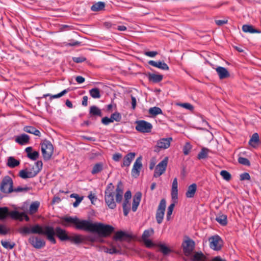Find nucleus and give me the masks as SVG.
Segmentation results:
<instances>
[{"label":"nucleus","instance_id":"f257e3e1","mask_svg":"<svg viewBox=\"0 0 261 261\" xmlns=\"http://www.w3.org/2000/svg\"><path fill=\"white\" fill-rule=\"evenodd\" d=\"M112 183L107 186L105 192V200L110 208L114 209L116 207V202L120 203L122 200L123 194V186L121 181H119L116 189Z\"/></svg>","mask_w":261,"mask_h":261},{"label":"nucleus","instance_id":"f03ea898","mask_svg":"<svg viewBox=\"0 0 261 261\" xmlns=\"http://www.w3.org/2000/svg\"><path fill=\"white\" fill-rule=\"evenodd\" d=\"M60 223L65 227L74 225L76 229L90 232H93L94 225L90 220H80L77 217L67 216L61 218Z\"/></svg>","mask_w":261,"mask_h":261},{"label":"nucleus","instance_id":"7ed1b4c3","mask_svg":"<svg viewBox=\"0 0 261 261\" xmlns=\"http://www.w3.org/2000/svg\"><path fill=\"white\" fill-rule=\"evenodd\" d=\"M32 233L46 235L47 239L52 244H55L56 240L55 238L54 228L50 226L44 227L39 224L31 226Z\"/></svg>","mask_w":261,"mask_h":261},{"label":"nucleus","instance_id":"20e7f679","mask_svg":"<svg viewBox=\"0 0 261 261\" xmlns=\"http://www.w3.org/2000/svg\"><path fill=\"white\" fill-rule=\"evenodd\" d=\"M114 228L110 225L101 223H94L93 232H97L100 237H108L114 231Z\"/></svg>","mask_w":261,"mask_h":261},{"label":"nucleus","instance_id":"39448f33","mask_svg":"<svg viewBox=\"0 0 261 261\" xmlns=\"http://www.w3.org/2000/svg\"><path fill=\"white\" fill-rule=\"evenodd\" d=\"M41 151L44 160H49L54 152V147L49 141L45 140L41 143Z\"/></svg>","mask_w":261,"mask_h":261},{"label":"nucleus","instance_id":"423d86ee","mask_svg":"<svg viewBox=\"0 0 261 261\" xmlns=\"http://www.w3.org/2000/svg\"><path fill=\"white\" fill-rule=\"evenodd\" d=\"M13 181L9 176H5L0 185V190L2 192L9 194L13 192Z\"/></svg>","mask_w":261,"mask_h":261},{"label":"nucleus","instance_id":"0eeeda50","mask_svg":"<svg viewBox=\"0 0 261 261\" xmlns=\"http://www.w3.org/2000/svg\"><path fill=\"white\" fill-rule=\"evenodd\" d=\"M166 207V200L165 199H161L158 205L155 214V218L158 224H161L163 222Z\"/></svg>","mask_w":261,"mask_h":261},{"label":"nucleus","instance_id":"6e6552de","mask_svg":"<svg viewBox=\"0 0 261 261\" xmlns=\"http://www.w3.org/2000/svg\"><path fill=\"white\" fill-rule=\"evenodd\" d=\"M136 129L141 133H150L151 131L152 124L145 120H139L136 122Z\"/></svg>","mask_w":261,"mask_h":261},{"label":"nucleus","instance_id":"1a4fd4ad","mask_svg":"<svg viewBox=\"0 0 261 261\" xmlns=\"http://www.w3.org/2000/svg\"><path fill=\"white\" fill-rule=\"evenodd\" d=\"M210 247L215 251L221 250L223 245V241L218 235L214 236L209 238Z\"/></svg>","mask_w":261,"mask_h":261},{"label":"nucleus","instance_id":"9d476101","mask_svg":"<svg viewBox=\"0 0 261 261\" xmlns=\"http://www.w3.org/2000/svg\"><path fill=\"white\" fill-rule=\"evenodd\" d=\"M29 243L35 248L39 249L45 246V241L36 236H31L28 240Z\"/></svg>","mask_w":261,"mask_h":261},{"label":"nucleus","instance_id":"9b49d317","mask_svg":"<svg viewBox=\"0 0 261 261\" xmlns=\"http://www.w3.org/2000/svg\"><path fill=\"white\" fill-rule=\"evenodd\" d=\"M168 160V158L166 157L157 165L153 174L154 177L160 176L165 172L167 166Z\"/></svg>","mask_w":261,"mask_h":261},{"label":"nucleus","instance_id":"f8f14e48","mask_svg":"<svg viewBox=\"0 0 261 261\" xmlns=\"http://www.w3.org/2000/svg\"><path fill=\"white\" fill-rule=\"evenodd\" d=\"M183 251L186 256H189L194 250L195 242L192 240H188L182 243Z\"/></svg>","mask_w":261,"mask_h":261},{"label":"nucleus","instance_id":"ddd939ff","mask_svg":"<svg viewBox=\"0 0 261 261\" xmlns=\"http://www.w3.org/2000/svg\"><path fill=\"white\" fill-rule=\"evenodd\" d=\"M142 167V157H138L135 161L132 170V176L135 178L138 177L140 175V170Z\"/></svg>","mask_w":261,"mask_h":261},{"label":"nucleus","instance_id":"4468645a","mask_svg":"<svg viewBox=\"0 0 261 261\" xmlns=\"http://www.w3.org/2000/svg\"><path fill=\"white\" fill-rule=\"evenodd\" d=\"M37 175L36 172L31 169L25 168L20 170L19 172L18 176L22 179L31 178L35 177Z\"/></svg>","mask_w":261,"mask_h":261},{"label":"nucleus","instance_id":"2eb2a0df","mask_svg":"<svg viewBox=\"0 0 261 261\" xmlns=\"http://www.w3.org/2000/svg\"><path fill=\"white\" fill-rule=\"evenodd\" d=\"M172 141V138L171 137L160 139L157 141L155 148L163 149H167L170 147Z\"/></svg>","mask_w":261,"mask_h":261},{"label":"nucleus","instance_id":"dca6fc26","mask_svg":"<svg viewBox=\"0 0 261 261\" xmlns=\"http://www.w3.org/2000/svg\"><path fill=\"white\" fill-rule=\"evenodd\" d=\"M55 236H56L62 241H67L69 239L66 231L60 227H57L54 229Z\"/></svg>","mask_w":261,"mask_h":261},{"label":"nucleus","instance_id":"f3484780","mask_svg":"<svg viewBox=\"0 0 261 261\" xmlns=\"http://www.w3.org/2000/svg\"><path fill=\"white\" fill-rule=\"evenodd\" d=\"M216 71L219 76L220 79L222 80L228 78L230 76V74L226 68L218 66L216 68Z\"/></svg>","mask_w":261,"mask_h":261},{"label":"nucleus","instance_id":"a211bd4d","mask_svg":"<svg viewBox=\"0 0 261 261\" xmlns=\"http://www.w3.org/2000/svg\"><path fill=\"white\" fill-rule=\"evenodd\" d=\"M136 156V153L130 152L127 153L123 159V163L121 167H128Z\"/></svg>","mask_w":261,"mask_h":261},{"label":"nucleus","instance_id":"6ab92c4d","mask_svg":"<svg viewBox=\"0 0 261 261\" xmlns=\"http://www.w3.org/2000/svg\"><path fill=\"white\" fill-rule=\"evenodd\" d=\"M142 197V193L140 192H137L133 197V201L132 204V211L136 212L140 204Z\"/></svg>","mask_w":261,"mask_h":261},{"label":"nucleus","instance_id":"aec40b11","mask_svg":"<svg viewBox=\"0 0 261 261\" xmlns=\"http://www.w3.org/2000/svg\"><path fill=\"white\" fill-rule=\"evenodd\" d=\"M148 64L153 67H157L164 70H169V67L168 65L165 62H162L161 61L155 62L152 60H150L148 62Z\"/></svg>","mask_w":261,"mask_h":261},{"label":"nucleus","instance_id":"412c9836","mask_svg":"<svg viewBox=\"0 0 261 261\" xmlns=\"http://www.w3.org/2000/svg\"><path fill=\"white\" fill-rule=\"evenodd\" d=\"M130 236L127 233L123 231H118L115 233V236L113 237V239L114 240L117 241H122V240H125L126 239H130Z\"/></svg>","mask_w":261,"mask_h":261},{"label":"nucleus","instance_id":"4be33fe9","mask_svg":"<svg viewBox=\"0 0 261 261\" xmlns=\"http://www.w3.org/2000/svg\"><path fill=\"white\" fill-rule=\"evenodd\" d=\"M242 31L247 33H260L261 31L259 30L255 29L253 25L251 24H244L242 26Z\"/></svg>","mask_w":261,"mask_h":261},{"label":"nucleus","instance_id":"5701e85b","mask_svg":"<svg viewBox=\"0 0 261 261\" xmlns=\"http://www.w3.org/2000/svg\"><path fill=\"white\" fill-rule=\"evenodd\" d=\"M197 190V185L196 184H192L188 187L187 191L186 193V196L187 198L194 197Z\"/></svg>","mask_w":261,"mask_h":261},{"label":"nucleus","instance_id":"b1692460","mask_svg":"<svg viewBox=\"0 0 261 261\" xmlns=\"http://www.w3.org/2000/svg\"><path fill=\"white\" fill-rule=\"evenodd\" d=\"M29 136L25 134H21L17 137L15 141L19 144L22 145L27 144L29 142Z\"/></svg>","mask_w":261,"mask_h":261},{"label":"nucleus","instance_id":"393cba45","mask_svg":"<svg viewBox=\"0 0 261 261\" xmlns=\"http://www.w3.org/2000/svg\"><path fill=\"white\" fill-rule=\"evenodd\" d=\"M68 241H70L75 244H80L86 241V237L83 236L82 235L69 236Z\"/></svg>","mask_w":261,"mask_h":261},{"label":"nucleus","instance_id":"a878e982","mask_svg":"<svg viewBox=\"0 0 261 261\" xmlns=\"http://www.w3.org/2000/svg\"><path fill=\"white\" fill-rule=\"evenodd\" d=\"M103 169V164L101 162L97 163L93 166L91 173L92 174L95 175L100 173Z\"/></svg>","mask_w":261,"mask_h":261},{"label":"nucleus","instance_id":"bb28decb","mask_svg":"<svg viewBox=\"0 0 261 261\" xmlns=\"http://www.w3.org/2000/svg\"><path fill=\"white\" fill-rule=\"evenodd\" d=\"M216 220L220 224L225 226L227 223V216L221 213H219L216 216Z\"/></svg>","mask_w":261,"mask_h":261},{"label":"nucleus","instance_id":"cd10ccee","mask_svg":"<svg viewBox=\"0 0 261 261\" xmlns=\"http://www.w3.org/2000/svg\"><path fill=\"white\" fill-rule=\"evenodd\" d=\"M23 130L28 133L32 134L35 136H40L41 135L38 129L32 126H26L24 127Z\"/></svg>","mask_w":261,"mask_h":261},{"label":"nucleus","instance_id":"c85d7f7f","mask_svg":"<svg viewBox=\"0 0 261 261\" xmlns=\"http://www.w3.org/2000/svg\"><path fill=\"white\" fill-rule=\"evenodd\" d=\"M20 164L19 160L15 159L13 156H10L8 159L7 165L10 168H15Z\"/></svg>","mask_w":261,"mask_h":261},{"label":"nucleus","instance_id":"c756f323","mask_svg":"<svg viewBox=\"0 0 261 261\" xmlns=\"http://www.w3.org/2000/svg\"><path fill=\"white\" fill-rule=\"evenodd\" d=\"M89 114L91 116H102L101 110L95 106H92L90 108Z\"/></svg>","mask_w":261,"mask_h":261},{"label":"nucleus","instance_id":"7c9ffc66","mask_svg":"<svg viewBox=\"0 0 261 261\" xmlns=\"http://www.w3.org/2000/svg\"><path fill=\"white\" fill-rule=\"evenodd\" d=\"M105 7V3L102 2H99L93 4L91 7V10L94 12L101 11L104 9Z\"/></svg>","mask_w":261,"mask_h":261},{"label":"nucleus","instance_id":"2f4dec72","mask_svg":"<svg viewBox=\"0 0 261 261\" xmlns=\"http://www.w3.org/2000/svg\"><path fill=\"white\" fill-rule=\"evenodd\" d=\"M39 205L40 202L38 201H35L32 203L29 207V213L30 215L35 214L38 211Z\"/></svg>","mask_w":261,"mask_h":261},{"label":"nucleus","instance_id":"473e14b6","mask_svg":"<svg viewBox=\"0 0 261 261\" xmlns=\"http://www.w3.org/2000/svg\"><path fill=\"white\" fill-rule=\"evenodd\" d=\"M148 79L150 81H152L153 83H158L162 80L163 75L161 74L150 73L148 75Z\"/></svg>","mask_w":261,"mask_h":261},{"label":"nucleus","instance_id":"72a5a7b5","mask_svg":"<svg viewBox=\"0 0 261 261\" xmlns=\"http://www.w3.org/2000/svg\"><path fill=\"white\" fill-rule=\"evenodd\" d=\"M259 142V136L256 133H254L249 141V144L251 146L255 147Z\"/></svg>","mask_w":261,"mask_h":261},{"label":"nucleus","instance_id":"f704fd0d","mask_svg":"<svg viewBox=\"0 0 261 261\" xmlns=\"http://www.w3.org/2000/svg\"><path fill=\"white\" fill-rule=\"evenodd\" d=\"M149 114L153 117L159 114H162L163 112L161 108L157 107L150 108L148 110Z\"/></svg>","mask_w":261,"mask_h":261},{"label":"nucleus","instance_id":"c9c22d12","mask_svg":"<svg viewBox=\"0 0 261 261\" xmlns=\"http://www.w3.org/2000/svg\"><path fill=\"white\" fill-rule=\"evenodd\" d=\"M22 215V213H20L17 211H13L9 212V216H10L12 219L15 220H19L20 221L23 220Z\"/></svg>","mask_w":261,"mask_h":261},{"label":"nucleus","instance_id":"e433bc0d","mask_svg":"<svg viewBox=\"0 0 261 261\" xmlns=\"http://www.w3.org/2000/svg\"><path fill=\"white\" fill-rule=\"evenodd\" d=\"M90 96L93 98H99L101 97L100 90L97 88H94L89 90Z\"/></svg>","mask_w":261,"mask_h":261},{"label":"nucleus","instance_id":"4c0bfd02","mask_svg":"<svg viewBox=\"0 0 261 261\" xmlns=\"http://www.w3.org/2000/svg\"><path fill=\"white\" fill-rule=\"evenodd\" d=\"M123 214L127 216L130 210V204L129 200H124L122 204Z\"/></svg>","mask_w":261,"mask_h":261},{"label":"nucleus","instance_id":"58836bf2","mask_svg":"<svg viewBox=\"0 0 261 261\" xmlns=\"http://www.w3.org/2000/svg\"><path fill=\"white\" fill-rule=\"evenodd\" d=\"M9 209L7 207H0V219L4 220L9 216Z\"/></svg>","mask_w":261,"mask_h":261},{"label":"nucleus","instance_id":"ea45409f","mask_svg":"<svg viewBox=\"0 0 261 261\" xmlns=\"http://www.w3.org/2000/svg\"><path fill=\"white\" fill-rule=\"evenodd\" d=\"M1 242L3 247L7 249H12L15 246V243L9 242L6 240H2Z\"/></svg>","mask_w":261,"mask_h":261},{"label":"nucleus","instance_id":"a19ab883","mask_svg":"<svg viewBox=\"0 0 261 261\" xmlns=\"http://www.w3.org/2000/svg\"><path fill=\"white\" fill-rule=\"evenodd\" d=\"M67 92H68V90L65 89L57 94L50 95L49 94H46L43 95V97H46L47 96H50V99H52L53 98H60V97H62V96L64 95Z\"/></svg>","mask_w":261,"mask_h":261},{"label":"nucleus","instance_id":"79ce46f5","mask_svg":"<svg viewBox=\"0 0 261 261\" xmlns=\"http://www.w3.org/2000/svg\"><path fill=\"white\" fill-rule=\"evenodd\" d=\"M210 150L206 148H203L198 153L197 158L199 159H204L207 157L208 153Z\"/></svg>","mask_w":261,"mask_h":261},{"label":"nucleus","instance_id":"37998d69","mask_svg":"<svg viewBox=\"0 0 261 261\" xmlns=\"http://www.w3.org/2000/svg\"><path fill=\"white\" fill-rule=\"evenodd\" d=\"M43 166V163L41 161H38L35 163V166H33L32 168V169L35 171V172H36V174L41 171V170Z\"/></svg>","mask_w":261,"mask_h":261},{"label":"nucleus","instance_id":"c03bdc74","mask_svg":"<svg viewBox=\"0 0 261 261\" xmlns=\"http://www.w3.org/2000/svg\"><path fill=\"white\" fill-rule=\"evenodd\" d=\"M18 232L22 236L32 233L31 228L28 226L22 227L18 230Z\"/></svg>","mask_w":261,"mask_h":261},{"label":"nucleus","instance_id":"a18cd8bd","mask_svg":"<svg viewBox=\"0 0 261 261\" xmlns=\"http://www.w3.org/2000/svg\"><path fill=\"white\" fill-rule=\"evenodd\" d=\"M154 230L153 229L145 230L142 236V239L143 240L148 239V238L153 234Z\"/></svg>","mask_w":261,"mask_h":261},{"label":"nucleus","instance_id":"49530a36","mask_svg":"<svg viewBox=\"0 0 261 261\" xmlns=\"http://www.w3.org/2000/svg\"><path fill=\"white\" fill-rule=\"evenodd\" d=\"M157 246L160 247V251L164 254L167 255L171 252V250L168 247L166 246L164 244H159Z\"/></svg>","mask_w":261,"mask_h":261},{"label":"nucleus","instance_id":"de8ad7c7","mask_svg":"<svg viewBox=\"0 0 261 261\" xmlns=\"http://www.w3.org/2000/svg\"><path fill=\"white\" fill-rule=\"evenodd\" d=\"M176 202H173L171 203L168 207L167 209V215H166V219L167 221H169L171 218V216L172 214L174 207H175V203Z\"/></svg>","mask_w":261,"mask_h":261},{"label":"nucleus","instance_id":"09e8293b","mask_svg":"<svg viewBox=\"0 0 261 261\" xmlns=\"http://www.w3.org/2000/svg\"><path fill=\"white\" fill-rule=\"evenodd\" d=\"M30 188L28 187H18L15 188H13V192L16 193H25L29 191Z\"/></svg>","mask_w":261,"mask_h":261},{"label":"nucleus","instance_id":"8fccbe9b","mask_svg":"<svg viewBox=\"0 0 261 261\" xmlns=\"http://www.w3.org/2000/svg\"><path fill=\"white\" fill-rule=\"evenodd\" d=\"M220 175L226 181H229L231 178V174L226 170H222L220 172Z\"/></svg>","mask_w":261,"mask_h":261},{"label":"nucleus","instance_id":"3c124183","mask_svg":"<svg viewBox=\"0 0 261 261\" xmlns=\"http://www.w3.org/2000/svg\"><path fill=\"white\" fill-rule=\"evenodd\" d=\"M111 117L112 119L113 120V122L114 121L116 122H119L121 120L122 117L121 114L117 112H116L111 115Z\"/></svg>","mask_w":261,"mask_h":261},{"label":"nucleus","instance_id":"603ef678","mask_svg":"<svg viewBox=\"0 0 261 261\" xmlns=\"http://www.w3.org/2000/svg\"><path fill=\"white\" fill-rule=\"evenodd\" d=\"M39 156V153L37 151H34L33 152H32L28 154V155L27 156L30 159L35 161L36 160Z\"/></svg>","mask_w":261,"mask_h":261},{"label":"nucleus","instance_id":"864d4df0","mask_svg":"<svg viewBox=\"0 0 261 261\" xmlns=\"http://www.w3.org/2000/svg\"><path fill=\"white\" fill-rule=\"evenodd\" d=\"M238 162L241 164L246 166H250V165L249 161L247 159L243 157L239 158Z\"/></svg>","mask_w":261,"mask_h":261},{"label":"nucleus","instance_id":"5fc2aeb1","mask_svg":"<svg viewBox=\"0 0 261 261\" xmlns=\"http://www.w3.org/2000/svg\"><path fill=\"white\" fill-rule=\"evenodd\" d=\"M171 197L173 201L174 202H177L178 198V189H172L171 190Z\"/></svg>","mask_w":261,"mask_h":261},{"label":"nucleus","instance_id":"6e6d98bb","mask_svg":"<svg viewBox=\"0 0 261 261\" xmlns=\"http://www.w3.org/2000/svg\"><path fill=\"white\" fill-rule=\"evenodd\" d=\"M191 149V145L189 143H187L183 148L184 154L188 155Z\"/></svg>","mask_w":261,"mask_h":261},{"label":"nucleus","instance_id":"4d7b16f0","mask_svg":"<svg viewBox=\"0 0 261 261\" xmlns=\"http://www.w3.org/2000/svg\"><path fill=\"white\" fill-rule=\"evenodd\" d=\"M112 122H113V120L112 119L111 117L110 118H109L108 117H105L101 119V123L105 125H108L110 123Z\"/></svg>","mask_w":261,"mask_h":261},{"label":"nucleus","instance_id":"13d9d810","mask_svg":"<svg viewBox=\"0 0 261 261\" xmlns=\"http://www.w3.org/2000/svg\"><path fill=\"white\" fill-rule=\"evenodd\" d=\"M9 231V229L7 228L5 225L0 224V234L5 235Z\"/></svg>","mask_w":261,"mask_h":261},{"label":"nucleus","instance_id":"bf43d9fd","mask_svg":"<svg viewBox=\"0 0 261 261\" xmlns=\"http://www.w3.org/2000/svg\"><path fill=\"white\" fill-rule=\"evenodd\" d=\"M203 254L201 252H196L193 258L194 260L199 261L202 259Z\"/></svg>","mask_w":261,"mask_h":261},{"label":"nucleus","instance_id":"052dcab7","mask_svg":"<svg viewBox=\"0 0 261 261\" xmlns=\"http://www.w3.org/2000/svg\"><path fill=\"white\" fill-rule=\"evenodd\" d=\"M145 246L147 248H151L154 246L155 245L149 239L143 240Z\"/></svg>","mask_w":261,"mask_h":261},{"label":"nucleus","instance_id":"680f3d73","mask_svg":"<svg viewBox=\"0 0 261 261\" xmlns=\"http://www.w3.org/2000/svg\"><path fill=\"white\" fill-rule=\"evenodd\" d=\"M250 178V176L248 173L245 172L240 175L241 180H249Z\"/></svg>","mask_w":261,"mask_h":261},{"label":"nucleus","instance_id":"e2e57ef3","mask_svg":"<svg viewBox=\"0 0 261 261\" xmlns=\"http://www.w3.org/2000/svg\"><path fill=\"white\" fill-rule=\"evenodd\" d=\"M158 54V52L156 51H145L144 53L145 55L151 58L155 57Z\"/></svg>","mask_w":261,"mask_h":261},{"label":"nucleus","instance_id":"0e129e2a","mask_svg":"<svg viewBox=\"0 0 261 261\" xmlns=\"http://www.w3.org/2000/svg\"><path fill=\"white\" fill-rule=\"evenodd\" d=\"M86 59L83 57H74L73 61L75 63H82L86 61Z\"/></svg>","mask_w":261,"mask_h":261},{"label":"nucleus","instance_id":"69168bd1","mask_svg":"<svg viewBox=\"0 0 261 261\" xmlns=\"http://www.w3.org/2000/svg\"><path fill=\"white\" fill-rule=\"evenodd\" d=\"M122 157V155L120 153H116L113 154V160L116 162H118Z\"/></svg>","mask_w":261,"mask_h":261},{"label":"nucleus","instance_id":"338daca9","mask_svg":"<svg viewBox=\"0 0 261 261\" xmlns=\"http://www.w3.org/2000/svg\"><path fill=\"white\" fill-rule=\"evenodd\" d=\"M181 106L183 108H184L186 109L189 110H192L193 109V106L189 103H182L181 105Z\"/></svg>","mask_w":261,"mask_h":261},{"label":"nucleus","instance_id":"774afa93","mask_svg":"<svg viewBox=\"0 0 261 261\" xmlns=\"http://www.w3.org/2000/svg\"><path fill=\"white\" fill-rule=\"evenodd\" d=\"M107 253H109L110 254H115V253H118L119 252V250L116 249L115 247H113L110 249H107V250L106 251Z\"/></svg>","mask_w":261,"mask_h":261}]
</instances>
